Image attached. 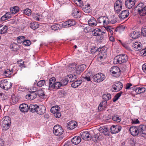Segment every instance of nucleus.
Instances as JSON below:
<instances>
[{"label":"nucleus","mask_w":146,"mask_h":146,"mask_svg":"<svg viewBox=\"0 0 146 146\" xmlns=\"http://www.w3.org/2000/svg\"><path fill=\"white\" fill-rule=\"evenodd\" d=\"M145 127L143 125H141L138 126H132L129 129L130 132L132 135L136 136L139 135H143L146 133L145 130Z\"/></svg>","instance_id":"nucleus-1"},{"label":"nucleus","mask_w":146,"mask_h":146,"mask_svg":"<svg viewBox=\"0 0 146 146\" xmlns=\"http://www.w3.org/2000/svg\"><path fill=\"white\" fill-rule=\"evenodd\" d=\"M135 10L141 16L146 15V5L143 3H139L136 7Z\"/></svg>","instance_id":"nucleus-2"},{"label":"nucleus","mask_w":146,"mask_h":146,"mask_svg":"<svg viewBox=\"0 0 146 146\" xmlns=\"http://www.w3.org/2000/svg\"><path fill=\"white\" fill-rule=\"evenodd\" d=\"M12 86V83L8 82L7 79H3L0 81V87L5 90L10 89Z\"/></svg>","instance_id":"nucleus-3"},{"label":"nucleus","mask_w":146,"mask_h":146,"mask_svg":"<svg viewBox=\"0 0 146 146\" xmlns=\"http://www.w3.org/2000/svg\"><path fill=\"white\" fill-rule=\"evenodd\" d=\"M128 57L125 54H120L115 57L114 61L117 63L121 64L125 62L128 60Z\"/></svg>","instance_id":"nucleus-4"},{"label":"nucleus","mask_w":146,"mask_h":146,"mask_svg":"<svg viewBox=\"0 0 146 146\" xmlns=\"http://www.w3.org/2000/svg\"><path fill=\"white\" fill-rule=\"evenodd\" d=\"M1 121L3 129L7 130L9 127L11 123L10 117L8 116H6L2 119Z\"/></svg>","instance_id":"nucleus-5"},{"label":"nucleus","mask_w":146,"mask_h":146,"mask_svg":"<svg viewBox=\"0 0 146 146\" xmlns=\"http://www.w3.org/2000/svg\"><path fill=\"white\" fill-rule=\"evenodd\" d=\"M110 72L114 77H117L120 75L121 70L118 67L113 66L111 68Z\"/></svg>","instance_id":"nucleus-6"},{"label":"nucleus","mask_w":146,"mask_h":146,"mask_svg":"<svg viewBox=\"0 0 146 146\" xmlns=\"http://www.w3.org/2000/svg\"><path fill=\"white\" fill-rule=\"evenodd\" d=\"M92 78L94 81L99 82L104 80L105 77L103 74L100 73L94 75Z\"/></svg>","instance_id":"nucleus-7"},{"label":"nucleus","mask_w":146,"mask_h":146,"mask_svg":"<svg viewBox=\"0 0 146 146\" xmlns=\"http://www.w3.org/2000/svg\"><path fill=\"white\" fill-rule=\"evenodd\" d=\"M63 131L62 127L59 125H55L53 129V133L56 135H61L63 133Z\"/></svg>","instance_id":"nucleus-8"},{"label":"nucleus","mask_w":146,"mask_h":146,"mask_svg":"<svg viewBox=\"0 0 146 146\" xmlns=\"http://www.w3.org/2000/svg\"><path fill=\"white\" fill-rule=\"evenodd\" d=\"M122 5V1L121 0H117L115 1L114 5V7L116 13H118L121 11Z\"/></svg>","instance_id":"nucleus-9"},{"label":"nucleus","mask_w":146,"mask_h":146,"mask_svg":"<svg viewBox=\"0 0 146 146\" xmlns=\"http://www.w3.org/2000/svg\"><path fill=\"white\" fill-rule=\"evenodd\" d=\"M76 24V22L74 20H69L63 23L60 25L61 27L63 28H68Z\"/></svg>","instance_id":"nucleus-10"},{"label":"nucleus","mask_w":146,"mask_h":146,"mask_svg":"<svg viewBox=\"0 0 146 146\" xmlns=\"http://www.w3.org/2000/svg\"><path fill=\"white\" fill-rule=\"evenodd\" d=\"M98 23H102L104 26L110 23L108 18L106 16L100 17L98 19Z\"/></svg>","instance_id":"nucleus-11"},{"label":"nucleus","mask_w":146,"mask_h":146,"mask_svg":"<svg viewBox=\"0 0 146 146\" xmlns=\"http://www.w3.org/2000/svg\"><path fill=\"white\" fill-rule=\"evenodd\" d=\"M80 135L81 138L86 141H89L91 139V136L89 132L85 131L80 133Z\"/></svg>","instance_id":"nucleus-12"},{"label":"nucleus","mask_w":146,"mask_h":146,"mask_svg":"<svg viewBox=\"0 0 146 146\" xmlns=\"http://www.w3.org/2000/svg\"><path fill=\"white\" fill-rule=\"evenodd\" d=\"M121 129V127L117 125H113L110 128V131L111 133L115 134L120 132Z\"/></svg>","instance_id":"nucleus-13"},{"label":"nucleus","mask_w":146,"mask_h":146,"mask_svg":"<svg viewBox=\"0 0 146 146\" xmlns=\"http://www.w3.org/2000/svg\"><path fill=\"white\" fill-rule=\"evenodd\" d=\"M135 0H125V4L126 7L131 9L135 5Z\"/></svg>","instance_id":"nucleus-14"},{"label":"nucleus","mask_w":146,"mask_h":146,"mask_svg":"<svg viewBox=\"0 0 146 146\" xmlns=\"http://www.w3.org/2000/svg\"><path fill=\"white\" fill-rule=\"evenodd\" d=\"M72 14L73 17L74 18H79L81 16V11H80L77 8H73L72 10Z\"/></svg>","instance_id":"nucleus-15"},{"label":"nucleus","mask_w":146,"mask_h":146,"mask_svg":"<svg viewBox=\"0 0 146 146\" xmlns=\"http://www.w3.org/2000/svg\"><path fill=\"white\" fill-rule=\"evenodd\" d=\"M142 44L139 42H135L132 45L133 49L136 51L141 50L142 48Z\"/></svg>","instance_id":"nucleus-16"},{"label":"nucleus","mask_w":146,"mask_h":146,"mask_svg":"<svg viewBox=\"0 0 146 146\" xmlns=\"http://www.w3.org/2000/svg\"><path fill=\"white\" fill-rule=\"evenodd\" d=\"M129 14V10H125L121 11L119 14V16L120 18L123 19L127 18Z\"/></svg>","instance_id":"nucleus-17"},{"label":"nucleus","mask_w":146,"mask_h":146,"mask_svg":"<svg viewBox=\"0 0 146 146\" xmlns=\"http://www.w3.org/2000/svg\"><path fill=\"white\" fill-rule=\"evenodd\" d=\"M30 93L26 96V98L29 100H32L36 98L37 94L36 92H29Z\"/></svg>","instance_id":"nucleus-18"},{"label":"nucleus","mask_w":146,"mask_h":146,"mask_svg":"<svg viewBox=\"0 0 146 146\" xmlns=\"http://www.w3.org/2000/svg\"><path fill=\"white\" fill-rule=\"evenodd\" d=\"M85 66L83 65H82L79 66H76L75 68V72L77 74H80L84 70Z\"/></svg>","instance_id":"nucleus-19"},{"label":"nucleus","mask_w":146,"mask_h":146,"mask_svg":"<svg viewBox=\"0 0 146 146\" xmlns=\"http://www.w3.org/2000/svg\"><path fill=\"white\" fill-rule=\"evenodd\" d=\"M77 126V124L73 121H71L67 123L66 127L68 129H72Z\"/></svg>","instance_id":"nucleus-20"},{"label":"nucleus","mask_w":146,"mask_h":146,"mask_svg":"<svg viewBox=\"0 0 146 146\" xmlns=\"http://www.w3.org/2000/svg\"><path fill=\"white\" fill-rule=\"evenodd\" d=\"M107 106V101L105 100L103 101L100 104L98 107V110L102 111L104 110Z\"/></svg>","instance_id":"nucleus-21"},{"label":"nucleus","mask_w":146,"mask_h":146,"mask_svg":"<svg viewBox=\"0 0 146 146\" xmlns=\"http://www.w3.org/2000/svg\"><path fill=\"white\" fill-rule=\"evenodd\" d=\"M105 33L104 32H102L101 29L98 28L94 29L92 31L93 35L98 36L103 35Z\"/></svg>","instance_id":"nucleus-22"},{"label":"nucleus","mask_w":146,"mask_h":146,"mask_svg":"<svg viewBox=\"0 0 146 146\" xmlns=\"http://www.w3.org/2000/svg\"><path fill=\"white\" fill-rule=\"evenodd\" d=\"M123 87L122 84L120 82H117L113 87L114 90L115 91H119L121 90Z\"/></svg>","instance_id":"nucleus-23"},{"label":"nucleus","mask_w":146,"mask_h":146,"mask_svg":"<svg viewBox=\"0 0 146 146\" xmlns=\"http://www.w3.org/2000/svg\"><path fill=\"white\" fill-rule=\"evenodd\" d=\"M46 111V108L44 106H38L37 108V113L39 115H42L45 113Z\"/></svg>","instance_id":"nucleus-24"},{"label":"nucleus","mask_w":146,"mask_h":146,"mask_svg":"<svg viewBox=\"0 0 146 146\" xmlns=\"http://www.w3.org/2000/svg\"><path fill=\"white\" fill-rule=\"evenodd\" d=\"M19 108L21 111L24 112H27L29 109L28 105L25 104H21L19 106Z\"/></svg>","instance_id":"nucleus-25"},{"label":"nucleus","mask_w":146,"mask_h":146,"mask_svg":"<svg viewBox=\"0 0 146 146\" xmlns=\"http://www.w3.org/2000/svg\"><path fill=\"white\" fill-rule=\"evenodd\" d=\"M88 25L90 26H95L97 24V22L94 17H91L88 21Z\"/></svg>","instance_id":"nucleus-26"},{"label":"nucleus","mask_w":146,"mask_h":146,"mask_svg":"<svg viewBox=\"0 0 146 146\" xmlns=\"http://www.w3.org/2000/svg\"><path fill=\"white\" fill-rule=\"evenodd\" d=\"M81 139L80 137L76 136L72 139L71 141L73 144L77 145L81 142Z\"/></svg>","instance_id":"nucleus-27"},{"label":"nucleus","mask_w":146,"mask_h":146,"mask_svg":"<svg viewBox=\"0 0 146 146\" xmlns=\"http://www.w3.org/2000/svg\"><path fill=\"white\" fill-rule=\"evenodd\" d=\"M65 77L68 82L74 81L77 78L76 76L74 75H72L71 74L67 75Z\"/></svg>","instance_id":"nucleus-28"},{"label":"nucleus","mask_w":146,"mask_h":146,"mask_svg":"<svg viewBox=\"0 0 146 146\" xmlns=\"http://www.w3.org/2000/svg\"><path fill=\"white\" fill-rule=\"evenodd\" d=\"M38 106L36 104H31L29 107V109L32 112H36L37 110V108Z\"/></svg>","instance_id":"nucleus-29"},{"label":"nucleus","mask_w":146,"mask_h":146,"mask_svg":"<svg viewBox=\"0 0 146 146\" xmlns=\"http://www.w3.org/2000/svg\"><path fill=\"white\" fill-rule=\"evenodd\" d=\"M82 8V10L86 13H89L91 11L90 5L89 4L83 5Z\"/></svg>","instance_id":"nucleus-30"},{"label":"nucleus","mask_w":146,"mask_h":146,"mask_svg":"<svg viewBox=\"0 0 146 146\" xmlns=\"http://www.w3.org/2000/svg\"><path fill=\"white\" fill-rule=\"evenodd\" d=\"M56 81V79L55 77H52L50 79L49 81V87L50 89H52L55 82Z\"/></svg>","instance_id":"nucleus-31"},{"label":"nucleus","mask_w":146,"mask_h":146,"mask_svg":"<svg viewBox=\"0 0 146 146\" xmlns=\"http://www.w3.org/2000/svg\"><path fill=\"white\" fill-rule=\"evenodd\" d=\"M13 70L12 69L11 70L7 69L4 71L3 74L7 77H9L13 73Z\"/></svg>","instance_id":"nucleus-32"},{"label":"nucleus","mask_w":146,"mask_h":146,"mask_svg":"<svg viewBox=\"0 0 146 146\" xmlns=\"http://www.w3.org/2000/svg\"><path fill=\"white\" fill-rule=\"evenodd\" d=\"M139 33L136 31H132L130 34V36L132 38H137L139 37Z\"/></svg>","instance_id":"nucleus-33"},{"label":"nucleus","mask_w":146,"mask_h":146,"mask_svg":"<svg viewBox=\"0 0 146 146\" xmlns=\"http://www.w3.org/2000/svg\"><path fill=\"white\" fill-rule=\"evenodd\" d=\"M8 27L6 25L0 26V33L4 34L7 32Z\"/></svg>","instance_id":"nucleus-34"},{"label":"nucleus","mask_w":146,"mask_h":146,"mask_svg":"<svg viewBox=\"0 0 146 146\" xmlns=\"http://www.w3.org/2000/svg\"><path fill=\"white\" fill-rule=\"evenodd\" d=\"M82 82V81L81 80H76L71 84V86L72 87L75 88L78 87L81 84Z\"/></svg>","instance_id":"nucleus-35"},{"label":"nucleus","mask_w":146,"mask_h":146,"mask_svg":"<svg viewBox=\"0 0 146 146\" xmlns=\"http://www.w3.org/2000/svg\"><path fill=\"white\" fill-rule=\"evenodd\" d=\"M30 26L33 30H35L38 28L39 26V24L37 22H33L31 23Z\"/></svg>","instance_id":"nucleus-36"},{"label":"nucleus","mask_w":146,"mask_h":146,"mask_svg":"<svg viewBox=\"0 0 146 146\" xmlns=\"http://www.w3.org/2000/svg\"><path fill=\"white\" fill-rule=\"evenodd\" d=\"M145 91V88L140 87L135 89V92L137 94H140L144 92Z\"/></svg>","instance_id":"nucleus-37"},{"label":"nucleus","mask_w":146,"mask_h":146,"mask_svg":"<svg viewBox=\"0 0 146 146\" xmlns=\"http://www.w3.org/2000/svg\"><path fill=\"white\" fill-rule=\"evenodd\" d=\"M121 119L120 117L117 115H114L112 117L113 120L117 123L120 122L121 121Z\"/></svg>","instance_id":"nucleus-38"},{"label":"nucleus","mask_w":146,"mask_h":146,"mask_svg":"<svg viewBox=\"0 0 146 146\" xmlns=\"http://www.w3.org/2000/svg\"><path fill=\"white\" fill-rule=\"evenodd\" d=\"M102 98L104 100L107 101L111 98V95L110 94H104L102 96Z\"/></svg>","instance_id":"nucleus-39"},{"label":"nucleus","mask_w":146,"mask_h":146,"mask_svg":"<svg viewBox=\"0 0 146 146\" xmlns=\"http://www.w3.org/2000/svg\"><path fill=\"white\" fill-rule=\"evenodd\" d=\"M32 16L34 20L37 21H39L40 19H41L40 17H42V15L38 13L33 14Z\"/></svg>","instance_id":"nucleus-40"},{"label":"nucleus","mask_w":146,"mask_h":146,"mask_svg":"<svg viewBox=\"0 0 146 146\" xmlns=\"http://www.w3.org/2000/svg\"><path fill=\"white\" fill-rule=\"evenodd\" d=\"M62 86L60 82H56L54 83L52 89H57Z\"/></svg>","instance_id":"nucleus-41"},{"label":"nucleus","mask_w":146,"mask_h":146,"mask_svg":"<svg viewBox=\"0 0 146 146\" xmlns=\"http://www.w3.org/2000/svg\"><path fill=\"white\" fill-rule=\"evenodd\" d=\"M10 47L13 50L16 51L18 49L19 45L15 43H13L11 45Z\"/></svg>","instance_id":"nucleus-42"},{"label":"nucleus","mask_w":146,"mask_h":146,"mask_svg":"<svg viewBox=\"0 0 146 146\" xmlns=\"http://www.w3.org/2000/svg\"><path fill=\"white\" fill-rule=\"evenodd\" d=\"M59 107L58 106H55L52 107L50 110L51 112L54 113L59 110Z\"/></svg>","instance_id":"nucleus-43"},{"label":"nucleus","mask_w":146,"mask_h":146,"mask_svg":"<svg viewBox=\"0 0 146 146\" xmlns=\"http://www.w3.org/2000/svg\"><path fill=\"white\" fill-rule=\"evenodd\" d=\"M36 93L37 96V95L40 98H44V92L42 90H39L37 91V92H36Z\"/></svg>","instance_id":"nucleus-44"},{"label":"nucleus","mask_w":146,"mask_h":146,"mask_svg":"<svg viewBox=\"0 0 146 146\" xmlns=\"http://www.w3.org/2000/svg\"><path fill=\"white\" fill-rule=\"evenodd\" d=\"M60 25H54L51 27V29L54 31H56L61 29Z\"/></svg>","instance_id":"nucleus-45"},{"label":"nucleus","mask_w":146,"mask_h":146,"mask_svg":"<svg viewBox=\"0 0 146 146\" xmlns=\"http://www.w3.org/2000/svg\"><path fill=\"white\" fill-rule=\"evenodd\" d=\"M12 101L14 103H17L19 100V98L18 96L13 95L11 97Z\"/></svg>","instance_id":"nucleus-46"},{"label":"nucleus","mask_w":146,"mask_h":146,"mask_svg":"<svg viewBox=\"0 0 146 146\" xmlns=\"http://www.w3.org/2000/svg\"><path fill=\"white\" fill-rule=\"evenodd\" d=\"M25 37L24 36H20L17 38V40L19 43H21L23 42L25 39Z\"/></svg>","instance_id":"nucleus-47"},{"label":"nucleus","mask_w":146,"mask_h":146,"mask_svg":"<svg viewBox=\"0 0 146 146\" xmlns=\"http://www.w3.org/2000/svg\"><path fill=\"white\" fill-rule=\"evenodd\" d=\"M123 93L122 92H119L117 93L114 96L113 99V101L115 102L117 101L119 97L121 96L122 94Z\"/></svg>","instance_id":"nucleus-48"},{"label":"nucleus","mask_w":146,"mask_h":146,"mask_svg":"<svg viewBox=\"0 0 146 146\" xmlns=\"http://www.w3.org/2000/svg\"><path fill=\"white\" fill-rule=\"evenodd\" d=\"M99 131L101 133H106L108 131V129L107 127H100L99 129Z\"/></svg>","instance_id":"nucleus-49"},{"label":"nucleus","mask_w":146,"mask_h":146,"mask_svg":"<svg viewBox=\"0 0 146 146\" xmlns=\"http://www.w3.org/2000/svg\"><path fill=\"white\" fill-rule=\"evenodd\" d=\"M23 13L25 14L28 16H29L31 14V10L29 9H27L23 10Z\"/></svg>","instance_id":"nucleus-50"},{"label":"nucleus","mask_w":146,"mask_h":146,"mask_svg":"<svg viewBox=\"0 0 146 146\" xmlns=\"http://www.w3.org/2000/svg\"><path fill=\"white\" fill-rule=\"evenodd\" d=\"M61 85L62 86H66L68 84V82L66 79V77L63 79H62L60 82Z\"/></svg>","instance_id":"nucleus-51"},{"label":"nucleus","mask_w":146,"mask_h":146,"mask_svg":"<svg viewBox=\"0 0 146 146\" xmlns=\"http://www.w3.org/2000/svg\"><path fill=\"white\" fill-rule=\"evenodd\" d=\"M141 33L142 35L146 36V25L143 26L142 28Z\"/></svg>","instance_id":"nucleus-52"},{"label":"nucleus","mask_w":146,"mask_h":146,"mask_svg":"<svg viewBox=\"0 0 146 146\" xmlns=\"http://www.w3.org/2000/svg\"><path fill=\"white\" fill-rule=\"evenodd\" d=\"M105 53H104L103 52H101L98 55V58L100 60L102 59L105 58Z\"/></svg>","instance_id":"nucleus-53"},{"label":"nucleus","mask_w":146,"mask_h":146,"mask_svg":"<svg viewBox=\"0 0 146 146\" xmlns=\"http://www.w3.org/2000/svg\"><path fill=\"white\" fill-rule=\"evenodd\" d=\"M99 137V135L98 134H96L92 137H91V139L94 142H97L98 140Z\"/></svg>","instance_id":"nucleus-54"},{"label":"nucleus","mask_w":146,"mask_h":146,"mask_svg":"<svg viewBox=\"0 0 146 146\" xmlns=\"http://www.w3.org/2000/svg\"><path fill=\"white\" fill-rule=\"evenodd\" d=\"M45 83L44 80H41L39 81L37 83V86L39 87L43 86Z\"/></svg>","instance_id":"nucleus-55"},{"label":"nucleus","mask_w":146,"mask_h":146,"mask_svg":"<svg viewBox=\"0 0 146 146\" xmlns=\"http://www.w3.org/2000/svg\"><path fill=\"white\" fill-rule=\"evenodd\" d=\"M23 44L25 46H29L31 44V42L28 40H24L23 42Z\"/></svg>","instance_id":"nucleus-56"},{"label":"nucleus","mask_w":146,"mask_h":146,"mask_svg":"<svg viewBox=\"0 0 146 146\" xmlns=\"http://www.w3.org/2000/svg\"><path fill=\"white\" fill-rule=\"evenodd\" d=\"M54 114V116L57 118H59L61 115V113L60 112L59 110Z\"/></svg>","instance_id":"nucleus-57"},{"label":"nucleus","mask_w":146,"mask_h":146,"mask_svg":"<svg viewBox=\"0 0 146 146\" xmlns=\"http://www.w3.org/2000/svg\"><path fill=\"white\" fill-rule=\"evenodd\" d=\"M131 122L132 124H134L139 123V121L137 119H132Z\"/></svg>","instance_id":"nucleus-58"},{"label":"nucleus","mask_w":146,"mask_h":146,"mask_svg":"<svg viewBox=\"0 0 146 146\" xmlns=\"http://www.w3.org/2000/svg\"><path fill=\"white\" fill-rule=\"evenodd\" d=\"M58 96L60 97H62L65 95L64 91H59L58 93Z\"/></svg>","instance_id":"nucleus-59"},{"label":"nucleus","mask_w":146,"mask_h":146,"mask_svg":"<svg viewBox=\"0 0 146 146\" xmlns=\"http://www.w3.org/2000/svg\"><path fill=\"white\" fill-rule=\"evenodd\" d=\"M76 65L74 64H70L68 67L69 69L72 70H75L76 68Z\"/></svg>","instance_id":"nucleus-60"},{"label":"nucleus","mask_w":146,"mask_h":146,"mask_svg":"<svg viewBox=\"0 0 146 146\" xmlns=\"http://www.w3.org/2000/svg\"><path fill=\"white\" fill-rule=\"evenodd\" d=\"M90 75V72H88L87 74V76L84 77V78L87 81H89L90 80V77L89 76Z\"/></svg>","instance_id":"nucleus-61"},{"label":"nucleus","mask_w":146,"mask_h":146,"mask_svg":"<svg viewBox=\"0 0 146 146\" xmlns=\"http://www.w3.org/2000/svg\"><path fill=\"white\" fill-rule=\"evenodd\" d=\"M97 48L96 47H92L91 48V51L92 53H94L97 52Z\"/></svg>","instance_id":"nucleus-62"},{"label":"nucleus","mask_w":146,"mask_h":146,"mask_svg":"<svg viewBox=\"0 0 146 146\" xmlns=\"http://www.w3.org/2000/svg\"><path fill=\"white\" fill-rule=\"evenodd\" d=\"M8 19H9L5 16V15L2 16L1 18V21H4Z\"/></svg>","instance_id":"nucleus-63"},{"label":"nucleus","mask_w":146,"mask_h":146,"mask_svg":"<svg viewBox=\"0 0 146 146\" xmlns=\"http://www.w3.org/2000/svg\"><path fill=\"white\" fill-rule=\"evenodd\" d=\"M142 69L143 72L146 73V63L143 65Z\"/></svg>","instance_id":"nucleus-64"}]
</instances>
